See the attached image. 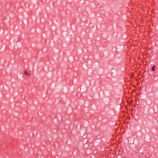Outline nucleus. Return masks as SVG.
<instances>
[{
	"instance_id": "nucleus-1",
	"label": "nucleus",
	"mask_w": 158,
	"mask_h": 158,
	"mask_svg": "<svg viewBox=\"0 0 158 158\" xmlns=\"http://www.w3.org/2000/svg\"><path fill=\"white\" fill-rule=\"evenodd\" d=\"M24 75H26L27 77L30 75V74L28 73L27 70H25L24 72Z\"/></svg>"
},
{
	"instance_id": "nucleus-2",
	"label": "nucleus",
	"mask_w": 158,
	"mask_h": 158,
	"mask_svg": "<svg viewBox=\"0 0 158 158\" xmlns=\"http://www.w3.org/2000/svg\"><path fill=\"white\" fill-rule=\"evenodd\" d=\"M152 70L153 71L155 70V66L154 65L152 68Z\"/></svg>"
}]
</instances>
